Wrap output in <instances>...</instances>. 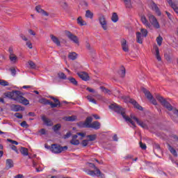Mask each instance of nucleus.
<instances>
[{"label": "nucleus", "instance_id": "obj_54", "mask_svg": "<svg viewBox=\"0 0 178 178\" xmlns=\"http://www.w3.org/2000/svg\"><path fill=\"white\" fill-rule=\"evenodd\" d=\"M20 126H22V127H25V129H28L29 125L27 124V122L26 121H23L21 124Z\"/></svg>", "mask_w": 178, "mask_h": 178}, {"label": "nucleus", "instance_id": "obj_61", "mask_svg": "<svg viewBox=\"0 0 178 178\" xmlns=\"http://www.w3.org/2000/svg\"><path fill=\"white\" fill-rule=\"evenodd\" d=\"M86 90H87V91H89V92L95 93V90H94V89L90 88V87L86 88Z\"/></svg>", "mask_w": 178, "mask_h": 178}, {"label": "nucleus", "instance_id": "obj_51", "mask_svg": "<svg viewBox=\"0 0 178 178\" xmlns=\"http://www.w3.org/2000/svg\"><path fill=\"white\" fill-rule=\"evenodd\" d=\"M19 37H20V38H22V40H23V41H29V38H27V37H26V35H24V34H23V33H21L20 35H19Z\"/></svg>", "mask_w": 178, "mask_h": 178}, {"label": "nucleus", "instance_id": "obj_21", "mask_svg": "<svg viewBox=\"0 0 178 178\" xmlns=\"http://www.w3.org/2000/svg\"><path fill=\"white\" fill-rule=\"evenodd\" d=\"M77 135H73L72 140L70 141L72 145H79L80 144V140H79Z\"/></svg>", "mask_w": 178, "mask_h": 178}, {"label": "nucleus", "instance_id": "obj_6", "mask_svg": "<svg viewBox=\"0 0 178 178\" xmlns=\"http://www.w3.org/2000/svg\"><path fill=\"white\" fill-rule=\"evenodd\" d=\"M143 92L145 94V97L150 101L153 105H158V102H156V99L154 98V96H152V94H151V92H149L148 90H147L145 88H142Z\"/></svg>", "mask_w": 178, "mask_h": 178}, {"label": "nucleus", "instance_id": "obj_48", "mask_svg": "<svg viewBox=\"0 0 178 178\" xmlns=\"http://www.w3.org/2000/svg\"><path fill=\"white\" fill-rule=\"evenodd\" d=\"M76 136H77V137H79V136H80L81 140H83V138H84V137H86V134L81 133V132H78V133H76Z\"/></svg>", "mask_w": 178, "mask_h": 178}, {"label": "nucleus", "instance_id": "obj_39", "mask_svg": "<svg viewBox=\"0 0 178 178\" xmlns=\"http://www.w3.org/2000/svg\"><path fill=\"white\" fill-rule=\"evenodd\" d=\"M87 138H89L88 141H95L97 140V135L92 134V135H88Z\"/></svg>", "mask_w": 178, "mask_h": 178}, {"label": "nucleus", "instance_id": "obj_56", "mask_svg": "<svg viewBox=\"0 0 178 178\" xmlns=\"http://www.w3.org/2000/svg\"><path fill=\"white\" fill-rule=\"evenodd\" d=\"M93 97H97L99 101H104V97L101 95H94Z\"/></svg>", "mask_w": 178, "mask_h": 178}, {"label": "nucleus", "instance_id": "obj_35", "mask_svg": "<svg viewBox=\"0 0 178 178\" xmlns=\"http://www.w3.org/2000/svg\"><path fill=\"white\" fill-rule=\"evenodd\" d=\"M111 20L113 23H117L119 21V17L116 13H113L111 17Z\"/></svg>", "mask_w": 178, "mask_h": 178}, {"label": "nucleus", "instance_id": "obj_8", "mask_svg": "<svg viewBox=\"0 0 178 178\" xmlns=\"http://www.w3.org/2000/svg\"><path fill=\"white\" fill-rule=\"evenodd\" d=\"M148 18L149 23H151V24L153 26L154 29H161V25H159L158 19H156V17H155L154 15L149 14Z\"/></svg>", "mask_w": 178, "mask_h": 178}, {"label": "nucleus", "instance_id": "obj_34", "mask_svg": "<svg viewBox=\"0 0 178 178\" xmlns=\"http://www.w3.org/2000/svg\"><path fill=\"white\" fill-rule=\"evenodd\" d=\"M168 149L174 156H177V152H176V149H175L173 147L170 146V145H168Z\"/></svg>", "mask_w": 178, "mask_h": 178}, {"label": "nucleus", "instance_id": "obj_45", "mask_svg": "<svg viewBox=\"0 0 178 178\" xmlns=\"http://www.w3.org/2000/svg\"><path fill=\"white\" fill-rule=\"evenodd\" d=\"M0 86H3V87H6L9 86V82L5 80H0Z\"/></svg>", "mask_w": 178, "mask_h": 178}, {"label": "nucleus", "instance_id": "obj_44", "mask_svg": "<svg viewBox=\"0 0 178 178\" xmlns=\"http://www.w3.org/2000/svg\"><path fill=\"white\" fill-rule=\"evenodd\" d=\"M162 41H163V38L161 36L159 35V37H157L156 42L159 47L162 45Z\"/></svg>", "mask_w": 178, "mask_h": 178}, {"label": "nucleus", "instance_id": "obj_60", "mask_svg": "<svg viewBox=\"0 0 178 178\" xmlns=\"http://www.w3.org/2000/svg\"><path fill=\"white\" fill-rule=\"evenodd\" d=\"M15 116V118H17V119H23V115L19 113H16Z\"/></svg>", "mask_w": 178, "mask_h": 178}, {"label": "nucleus", "instance_id": "obj_63", "mask_svg": "<svg viewBox=\"0 0 178 178\" xmlns=\"http://www.w3.org/2000/svg\"><path fill=\"white\" fill-rule=\"evenodd\" d=\"M70 136H72V134L70 132H67L65 136H64V138H69V137H70Z\"/></svg>", "mask_w": 178, "mask_h": 178}, {"label": "nucleus", "instance_id": "obj_19", "mask_svg": "<svg viewBox=\"0 0 178 178\" xmlns=\"http://www.w3.org/2000/svg\"><path fill=\"white\" fill-rule=\"evenodd\" d=\"M140 20L142 23L147 27V29H150L151 28V24L148 22V19H147V17H145V15H141L140 17Z\"/></svg>", "mask_w": 178, "mask_h": 178}, {"label": "nucleus", "instance_id": "obj_3", "mask_svg": "<svg viewBox=\"0 0 178 178\" xmlns=\"http://www.w3.org/2000/svg\"><path fill=\"white\" fill-rule=\"evenodd\" d=\"M86 165H88L89 168H92L93 169H95V171L87 170L86 171L87 175H89V176H97V177L102 176V172H101V170H99L94 163H87Z\"/></svg>", "mask_w": 178, "mask_h": 178}, {"label": "nucleus", "instance_id": "obj_41", "mask_svg": "<svg viewBox=\"0 0 178 178\" xmlns=\"http://www.w3.org/2000/svg\"><path fill=\"white\" fill-rule=\"evenodd\" d=\"M140 33L143 35V37H147L148 35V31L145 29H141Z\"/></svg>", "mask_w": 178, "mask_h": 178}, {"label": "nucleus", "instance_id": "obj_23", "mask_svg": "<svg viewBox=\"0 0 178 178\" xmlns=\"http://www.w3.org/2000/svg\"><path fill=\"white\" fill-rule=\"evenodd\" d=\"M35 10L38 13H41L43 16H49V13L41 8V6H40L35 7Z\"/></svg>", "mask_w": 178, "mask_h": 178}, {"label": "nucleus", "instance_id": "obj_28", "mask_svg": "<svg viewBox=\"0 0 178 178\" xmlns=\"http://www.w3.org/2000/svg\"><path fill=\"white\" fill-rule=\"evenodd\" d=\"M6 169H10V168H13V161L12 159H7L6 163Z\"/></svg>", "mask_w": 178, "mask_h": 178}, {"label": "nucleus", "instance_id": "obj_18", "mask_svg": "<svg viewBox=\"0 0 178 178\" xmlns=\"http://www.w3.org/2000/svg\"><path fill=\"white\" fill-rule=\"evenodd\" d=\"M10 110L13 111V112H19V111H24V108L20 105L12 104L10 106Z\"/></svg>", "mask_w": 178, "mask_h": 178}, {"label": "nucleus", "instance_id": "obj_27", "mask_svg": "<svg viewBox=\"0 0 178 178\" xmlns=\"http://www.w3.org/2000/svg\"><path fill=\"white\" fill-rule=\"evenodd\" d=\"M76 22L79 26H87V22L84 21L81 17H79L76 19Z\"/></svg>", "mask_w": 178, "mask_h": 178}, {"label": "nucleus", "instance_id": "obj_38", "mask_svg": "<svg viewBox=\"0 0 178 178\" xmlns=\"http://www.w3.org/2000/svg\"><path fill=\"white\" fill-rule=\"evenodd\" d=\"M120 74L121 77H124V76H126V68H124V66H121L120 70Z\"/></svg>", "mask_w": 178, "mask_h": 178}, {"label": "nucleus", "instance_id": "obj_37", "mask_svg": "<svg viewBox=\"0 0 178 178\" xmlns=\"http://www.w3.org/2000/svg\"><path fill=\"white\" fill-rule=\"evenodd\" d=\"M65 120L67 122H74V120H77V117L76 115L66 117Z\"/></svg>", "mask_w": 178, "mask_h": 178}, {"label": "nucleus", "instance_id": "obj_47", "mask_svg": "<svg viewBox=\"0 0 178 178\" xmlns=\"http://www.w3.org/2000/svg\"><path fill=\"white\" fill-rule=\"evenodd\" d=\"M154 149H157V151L161 152V146L158 143H154L153 145Z\"/></svg>", "mask_w": 178, "mask_h": 178}, {"label": "nucleus", "instance_id": "obj_5", "mask_svg": "<svg viewBox=\"0 0 178 178\" xmlns=\"http://www.w3.org/2000/svg\"><path fill=\"white\" fill-rule=\"evenodd\" d=\"M67 146H60L59 145L53 144L51 145V151L54 154H60V152H63V151H67Z\"/></svg>", "mask_w": 178, "mask_h": 178}, {"label": "nucleus", "instance_id": "obj_50", "mask_svg": "<svg viewBox=\"0 0 178 178\" xmlns=\"http://www.w3.org/2000/svg\"><path fill=\"white\" fill-rule=\"evenodd\" d=\"M26 44L27 45L28 48H29V49H33V44L30 40H27Z\"/></svg>", "mask_w": 178, "mask_h": 178}, {"label": "nucleus", "instance_id": "obj_26", "mask_svg": "<svg viewBox=\"0 0 178 178\" xmlns=\"http://www.w3.org/2000/svg\"><path fill=\"white\" fill-rule=\"evenodd\" d=\"M50 37L54 44H56L58 47H60V41H59V39L56 36L51 35Z\"/></svg>", "mask_w": 178, "mask_h": 178}, {"label": "nucleus", "instance_id": "obj_20", "mask_svg": "<svg viewBox=\"0 0 178 178\" xmlns=\"http://www.w3.org/2000/svg\"><path fill=\"white\" fill-rule=\"evenodd\" d=\"M53 99L54 102H50V106L51 108H58V106H60V102H59V99L55 98V97H51Z\"/></svg>", "mask_w": 178, "mask_h": 178}, {"label": "nucleus", "instance_id": "obj_42", "mask_svg": "<svg viewBox=\"0 0 178 178\" xmlns=\"http://www.w3.org/2000/svg\"><path fill=\"white\" fill-rule=\"evenodd\" d=\"M60 127H62L60 124H57L53 127V130H54V131H55V133H56L57 131H58V130L60 129Z\"/></svg>", "mask_w": 178, "mask_h": 178}, {"label": "nucleus", "instance_id": "obj_17", "mask_svg": "<svg viewBox=\"0 0 178 178\" xmlns=\"http://www.w3.org/2000/svg\"><path fill=\"white\" fill-rule=\"evenodd\" d=\"M121 47L124 52H129L130 51L129 49V44H127V40H126V39H122L121 40Z\"/></svg>", "mask_w": 178, "mask_h": 178}, {"label": "nucleus", "instance_id": "obj_2", "mask_svg": "<svg viewBox=\"0 0 178 178\" xmlns=\"http://www.w3.org/2000/svg\"><path fill=\"white\" fill-rule=\"evenodd\" d=\"M5 97L7 98H11L14 101H17L19 104H22V105H29L30 102L29 99H26L22 95V92L19 90H13L12 92H7L4 93Z\"/></svg>", "mask_w": 178, "mask_h": 178}, {"label": "nucleus", "instance_id": "obj_13", "mask_svg": "<svg viewBox=\"0 0 178 178\" xmlns=\"http://www.w3.org/2000/svg\"><path fill=\"white\" fill-rule=\"evenodd\" d=\"M91 122H92V118L91 117H88L85 122H80L77 124L79 127H88L90 128L91 126Z\"/></svg>", "mask_w": 178, "mask_h": 178}, {"label": "nucleus", "instance_id": "obj_43", "mask_svg": "<svg viewBox=\"0 0 178 178\" xmlns=\"http://www.w3.org/2000/svg\"><path fill=\"white\" fill-rule=\"evenodd\" d=\"M28 64L29 65L31 69H35L37 67L35 63H34V62H33L32 60H29Z\"/></svg>", "mask_w": 178, "mask_h": 178}, {"label": "nucleus", "instance_id": "obj_40", "mask_svg": "<svg viewBox=\"0 0 178 178\" xmlns=\"http://www.w3.org/2000/svg\"><path fill=\"white\" fill-rule=\"evenodd\" d=\"M88 101H89V102H92V104H97V100H95V99L92 98V96L91 95H88L86 97Z\"/></svg>", "mask_w": 178, "mask_h": 178}, {"label": "nucleus", "instance_id": "obj_10", "mask_svg": "<svg viewBox=\"0 0 178 178\" xmlns=\"http://www.w3.org/2000/svg\"><path fill=\"white\" fill-rule=\"evenodd\" d=\"M8 52L10 62H12L13 63H16V62L19 61V58L17 57V56H16V54H15V51H13V48L9 47Z\"/></svg>", "mask_w": 178, "mask_h": 178}, {"label": "nucleus", "instance_id": "obj_16", "mask_svg": "<svg viewBox=\"0 0 178 178\" xmlns=\"http://www.w3.org/2000/svg\"><path fill=\"white\" fill-rule=\"evenodd\" d=\"M77 75L81 80H83V81H88V80H90V76H88V74L86 72H78Z\"/></svg>", "mask_w": 178, "mask_h": 178}, {"label": "nucleus", "instance_id": "obj_64", "mask_svg": "<svg viewBox=\"0 0 178 178\" xmlns=\"http://www.w3.org/2000/svg\"><path fill=\"white\" fill-rule=\"evenodd\" d=\"M165 13H166L168 17L170 19V20H172V15L170 14V13L168 11H165Z\"/></svg>", "mask_w": 178, "mask_h": 178}, {"label": "nucleus", "instance_id": "obj_53", "mask_svg": "<svg viewBox=\"0 0 178 178\" xmlns=\"http://www.w3.org/2000/svg\"><path fill=\"white\" fill-rule=\"evenodd\" d=\"M61 6L63 8V9H67V3H66L65 1H63L61 2Z\"/></svg>", "mask_w": 178, "mask_h": 178}, {"label": "nucleus", "instance_id": "obj_25", "mask_svg": "<svg viewBox=\"0 0 178 178\" xmlns=\"http://www.w3.org/2000/svg\"><path fill=\"white\" fill-rule=\"evenodd\" d=\"M42 120L47 126H52V124H53L52 121L51 120L47 118V117H45V115L42 116Z\"/></svg>", "mask_w": 178, "mask_h": 178}, {"label": "nucleus", "instance_id": "obj_62", "mask_svg": "<svg viewBox=\"0 0 178 178\" xmlns=\"http://www.w3.org/2000/svg\"><path fill=\"white\" fill-rule=\"evenodd\" d=\"M28 32L29 33V34H30L31 35H36V33H35V31H33L32 29L28 30Z\"/></svg>", "mask_w": 178, "mask_h": 178}, {"label": "nucleus", "instance_id": "obj_58", "mask_svg": "<svg viewBox=\"0 0 178 178\" xmlns=\"http://www.w3.org/2000/svg\"><path fill=\"white\" fill-rule=\"evenodd\" d=\"M11 149H13V151H15V152H16V154H19V150L17 149V147L15 145H11L10 147Z\"/></svg>", "mask_w": 178, "mask_h": 178}, {"label": "nucleus", "instance_id": "obj_46", "mask_svg": "<svg viewBox=\"0 0 178 178\" xmlns=\"http://www.w3.org/2000/svg\"><path fill=\"white\" fill-rule=\"evenodd\" d=\"M58 77L59 79H62L63 80H66L67 79L66 74H65V73L63 72H59Z\"/></svg>", "mask_w": 178, "mask_h": 178}, {"label": "nucleus", "instance_id": "obj_52", "mask_svg": "<svg viewBox=\"0 0 178 178\" xmlns=\"http://www.w3.org/2000/svg\"><path fill=\"white\" fill-rule=\"evenodd\" d=\"M7 141L8 143H11V144H14L15 145H19V143L16 140H13L12 139H7Z\"/></svg>", "mask_w": 178, "mask_h": 178}, {"label": "nucleus", "instance_id": "obj_11", "mask_svg": "<svg viewBox=\"0 0 178 178\" xmlns=\"http://www.w3.org/2000/svg\"><path fill=\"white\" fill-rule=\"evenodd\" d=\"M98 16H99V22L102 29L104 30H108V25L106 24V19L105 18V15L99 13L98 14Z\"/></svg>", "mask_w": 178, "mask_h": 178}, {"label": "nucleus", "instance_id": "obj_12", "mask_svg": "<svg viewBox=\"0 0 178 178\" xmlns=\"http://www.w3.org/2000/svg\"><path fill=\"white\" fill-rule=\"evenodd\" d=\"M123 99H124L125 102H130V104H132L136 109H138L139 111H143V107L136 102V100L131 99L130 97H123Z\"/></svg>", "mask_w": 178, "mask_h": 178}, {"label": "nucleus", "instance_id": "obj_32", "mask_svg": "<svg viewBox=\"0 0 178 178\" xmlns=\"http://www.w3.org/2000/svg\"><path fill=\"white\" fill-rule=\"evenodd\" d=\"M85 16L88 19H92V17H94V13H92V12H91V10H87L86 12Z\"/></svg>", "mask_w": 178, "mask_h": 178}, {"label": "nucleus", "instance_id": "obj_36", "mask_svg": "<svg viewBox=\"0 0 178 178\" xmlns=\"http://www.w3.org/2000/svg\"><path fill=\"white\" fill-rule=\"evenodd\" d=\"M123 1L126 8H128L129 9L133 8V6H131V0H123Z\"/></svg>", "mask_w": 178, "mask_h": 178}, {"label": "nucleus", "instance_id": "obj_31", "mask_svg": "<svg viewBox=\"0 0 178 178\" xmlns=\"http://www.w3.org/2000/svg\"><path fill=\"white\" fill-rule=\"evenodd\" d=\"M68 58L71 60H76L77 59V54L76 52H72L68 54Z\"/></svg>", "mask_w": 178, "mask_h": 178}, {"label": "nucleus", "instance_id": "obj_15", "mask_svg": "<svg viewBox=\"0 0 178 178\" xmlns=\"http://www.w3.org/2000/svg\"><path fill=\"white\" fill-rule=\"evenodd\" d=\"M150 9H152V10H153L154 12H155V13H156V15L158 16H161L162 15V13H161V10H159V8L158 7V6L154 3L152 2L150 3Z\"/></svg>", "mask_w": 178, "mask_h": 178}, {"label": "nucleus", "instance_id": "obj_7", "mask_svg": "<svg viewBox=\"0 0 178 178\" xmlns=\"http://www.w3.org/2000/svg\"><path fill=\"white\" fill-rule=\"evenodd\" d=\"M65 34L66 37L69 38V40L74 42V44H76V45H80V42L79 41V38L77 37V35L72 33L70 31H65Z\"/></svg>", "mask_w": 178, "mask_h": 178}, {"label": "nucleus", "instance_id": "obj_30", "mask_svg": "<svg viewBox=\"0 0 178 178\" xmlns=\"http://www.w3.org/2000/svg\"><path fill=\"white\" fill-rule=\"evenodd\" d=\"M39 102L40 104H42L43 105H51V101L45 98H42L39 99Z\"/></svg>", "mask_w": 178, "mask_h": 178}, {"label": "nucleus", "instance_id": "obj_4", "mask_svg": "<svg viewBox=\"0 0 178 178\" xmlns=\"http://www.w3.org/2000/svg\"><path fill=\"white\" fill-rule=\"evenodd\" d=\"M156 98L161 104V105L164 106V108L168 109V111H172V109H173V106L171 105V104L162 97V96L156 95Z\"/></svg>", "mask_w": 178, "mask_h": 178}, {"label": "nucleus", "instance_id": "obj_14", "mask_svg": "<svg viewBox=\"0 0 178 178\" xmlns=\"http://www.w3.org/2000/svg\"><path fill=\"white\" fill-rule=\"evenodd\" d=\"M154 51H152V53L155 55L156 58L159 62H161L162 60V58L161 57V54H159V47L158 46L155 45L153 47Z\"/></svg>", "mask_w": 178, "mask_h": 178}, {"label": "nucleus", "instance_id": "obj_49", "mask_svg": "<svg viewBox=\"0 0 178 178\" xmlns=\"http://www.w3.org/2000/svg\"><path fill=\"white\" fill-rule=\"evenodd\" d=\"M90 141L88 140H83L81 142V145H83V147H87L88 145V143Z\"/></svg>", "mask_w": 178, "mask_h": 178}, {"label": "nucleus", "instance_id": "obj_9", "mask_svg": "<svg viewBox=\"0 0 178 178\" xmlns=\"http://www.w3.org/2000/svg\"><path fill=\"white\" fill-rule=\"evenodd\" d=\"M148 18L149 23H151V24L153 26L154 29H161V25H159L158 19H156V17H155L154 15L149 14Z\"/></svg>", "mask_w": 178, "mask_h": 178}, {"label": "nucleus", "instance_id": "obj_57", "mask_svg": "<svg viewBox=\"0 0 178 178\" xmlns=\"http://www.w3.org/2000/svg\"><path fill=\"white\" fill-rule=\"evenodd\" d=\"M139 144L142 149H147V145H145V143H143V142H140Z\"/></svg>", "mask_w": 178, "mask_h": 178}, {"label": "nucleus", "instance_id": "obj_29", "mask_svg": "<svg viewBox=\"0 0 178 178\" xmlns=\"http://www.w3.org/2000/svg\"><path fill=\"white\" fill-rule=\"evenodd\" d=\"M19 152L24 156H27V155H29V149L26 147H21Z\"/></svg>", "mask_w": 178, "mask_h": 178}, {"label": "nucleus", "instance_id": "obj_33", "mask_svg": "<svg viewBox=\"0 0 178 178\" xmlns=\"http://www.w3.org/2000/svg\"><path fill=\"white\" fill-rule=\"evenodd\" d=\"M67 80H69V81L71 83V84H73V86H79V83L77 82L76 79L70 76L68 77Z\"/></svg>", "mask_w": 178, "mask_h": 178}, {"label": "nucleus", "instance_id": "obj_55", "mask_svg": "<svg viewBox=\"0 0 178 178\" xmlns=\"http://www.w3.org/2000/svg\"><path fill=\"white\" fill-rule=\"evenodd\" d=\"M39 133H40L41 136H45V134H47V130H45V129H41L39 131Z\"/></svg>", "mask_w": 178, "mask_h": 178}, {"label": "nucleus", "instance_id": "obj_59", "mask_svg": "<svg viewBox=\"0 0 178 178\" xmlns=\"http://www.w3.org/2000/svg\"><path fill=\"white\" fill-rule=\"evenodd\" d=\"M174 115H176V116H178V110L177 108L172 107V109L171 110Z\"/></svg>", "mask_w": 178, "mask_h": 178}, {"label": "nucleus", "instance_id": "obj_22", "mask_svg": "<svg viewBox=\"0 0 178 178\" xmlns=\"http://www.w3.org/2000/svg\"><path fill=\"white\" fill-rule=\"evenodd\" d=\"M89 129H95V130H99L101 129V123L98 121H95L90 124Z\"/></svg>", "mask_w": 178, "mask_h": 178}, {"label": "nucleus", "instance_id": "obj_24", "mask_svg": "<svg viewBox=\"0 0 178 178\" xmlns=\"http://www.w3.org/2000/svg\"><path fill=\"white\" fill-rule=\"evenodd\" d=\"M143 40H144V36L140 32L136 33V41L138 44H143Z\"/></svg>", "mask_w": 178, "mask_h": 178}, {"label": "nucleus", "instance_id": "obj_1", "mask_svg": "<svg viewBox=\"0 0 178 178\" xmlns=\"http://www.w3.org/2000/svg\"><path fill=\"white\" fill-rule=\"evenodd\" d=\"M109 108L110 109H113L114 112H116L119 115H121L123 119H124V120L127 123H131V124H132L134 127H137V126L136 125V123L134 122V121H133V120H135L136 123L143 129H148V125H147V124H145L144 122L140 120V119L137 118L136 115L133 114H131L129 117L126 115V110L120 107V106L115 104L110 105Z\"/></svg>", "mask_w": 178, "mask_h": 178}]
</instances>
